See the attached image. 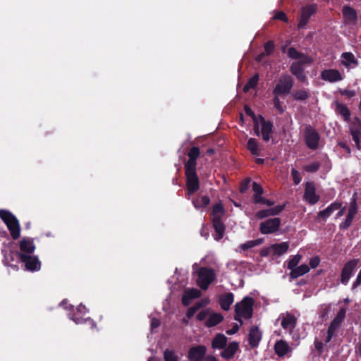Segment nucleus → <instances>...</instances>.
I'll list each match as a JSON object with an SVG mask.
<instances>
[{"label": "nucleus", "mask_w": 361, "mask_h": 361, "mask_svg": "<svg viewBox=\"0 0 361 361\" xmlns=\"http://www.w3.org/2000/svg\"><path fill=\"white\" fill-rule=\"evenodd\" d=\"M339 93L342 96H346L348 98H351L355 96L356 92L355 90H339Z\"/></svg>", "instance_id": "680f3d73"}, {"label": "nucleus", "mask_w": 361, "mask_h": 361, "mask_svg": "<svg viewBox=\"0 0 361 361\" xmlns=\"http://www.w3.org/2000/svg\"><path fill=\"white\" fill-rule=\"evenodd\" d=\"M212 222L213 228L216 233V235H214V238L216 241H219L221 239L223 238L224 235L226 226L222 221V219L217 216L212 218Z\"/></svg>", "instance_id": "aec40b11"}, {"label": "nucleus", "mask_w": 361, "mask_h": 361, "mask_svg": "<svg viewBox=\"0 0 361 361\" xmlns=\"http://www.w3.org/2000/svg\"><path fill=\"white\" fill-rule=\"evenodd\" d=\"M251 179L250 178H247L244 179L241 183L240 185V192L241 193H245L248 190L250 183Z\"/></svg>", "instance_id": "6e6d98bb"}, {"label": "nucleus", "mask_w": 361, "mask_h": 361, "mask_svg": "<svg viewBox=\"0 0 361 361\" xmlns=\"http://www.w3.org/2000/svg\"><path fill=\"white\" fill-rule=\"evenodd\" d=\"M259 120L261 124L262 138L264 142H268L272 137L274 124L271 121L266 120L262 115H259Z\"/></svg>", "instance_id": "4468645a"}, {"label": "nucleus", "mask_w": 361, "mask_h": 361, "mask_svg": "<svg viewBox=\"0 0 361 361\" xmlns=\"http://www.w3.org/2000/svg\"><path fill=\"white\" fill-rule=\"evenodd\" d=\"M238 349L239 343L236 341H232L229 343L228 345L226 344V347L223 348V350L220 353V355L226 360H229L234 357Z\"/></svg>", "instance_id": "4be33fe9"}, {"label": "nucleus", "mask_w": 361, "mask_h": 361, "mask_svg": "<svg viewBox=\"0 0 361 361\" xmlns=\"http://www.w3.org/2000/svg\"><path fill=\"white\" fill-rule=\"evenodd\" d=\"M287 55L289 58L293 59H303L304 57H309L302 52L298 51L295 47H290L287 50Z\"/></svg>", "instance_id": "79ce46f5"}, {"label": "nucleus", "mask_w": 361, "mask_h": 361, "mask_svg": "<svg viewBox=\"0 0 361 361\" xmlns=\"http://www.w3.org/2000/svg\"><path fill=\"white\" fill-rule=\"evenodd\" d=\"M197 168L184 167L186 178V190L188 195H192L200 189V180L197 174Z\"/></svg>", "instance_id": "7ed1b4c3"}, {"label": "nucleus", "mask_w": 361, "mask_h": 361, "mask_svg": "<svg viewBox=\"0 0 361 361\" xmlns=\"http://www.w3.org/2000/svg\"><path fill=\"white\" fill-rule=\"evenodd\" d=\"M239 330V326L238 324H234L231 329H228L226 331L228 335H233L236 334Z\"/></svg>", "instance_id": "338daca9"}, {"label": "nucleus", "mask_w": 361, "mask_h": 361, "mask_svg": "<svg viewBox=\"0 0 361 361\" xmlns=\"http://www.w3.org/2000/svg\"><path fill=\"white\" fill-rule=\"evenodd\" d=\"M259 78L258 73L253 75L243 87V92H247L250 89L255 88L258 84Z\"/></svg>", "instance_id": "58836bf2"}, {"label": "nucleus", "mask_w": 361, "mask_h": 361, "mask_svg": "<svg viewBox=\"0 0 361 361\" xmlns=\"http://www.w3.org/2000/svg\"><path fill=\"white\" fill-rule=\"evenodd\" d=\"M72 319L77 324H80L88 322L91 325L92 327L96 326V323L91 318L84 319L81 317H78V316H76V314H74L72 317Z\"/></svg>", "instance_id": "a18cd8bd"}, {"label": "nucleus", "mask_w": 361, "mask_h": 361, "mask_svg": "<svg viewBox=\"0 0 361 361\" xmlns=\"http://www.w3.org/2000/svg\"><path fill=\"white\" fill-rule=\"evenodd\" d=\"M291 176L293 178V183L295 185H298L301 182L302 177L300 176V173L294 168L291 169Z\"/></svg>", "instance_id": "5fc2aeb1"}, {"label": "nucleus", "mask_w": 361, "mask_h": 361, "mask_svg": "<svg viewBox=\"0 0 361 361\" xmlns=\"http://www.w3.org/2000/svg\"><path fill=\"white\" fill-rule=\"evenodd\" d=\"M321 78L329 82H336L343 80V77L337 69H326L321 73Z\"/></svg>", "instance_id": "6ab92c4d"}, {"label": "nucleus", "mask_w": 361, "mask_h": 361, "mask_svg": "<svg viewBox=\"0 0 361 361\" xmlns=\"http://www.w3.org/2000/svg\"><path fill=\"white\" fill-rule=\"evenodd\" d=\"M317 5L315 4L303 6L301 9V13L299 22L298 23V28H304L309 22V20L311 18V16L314 15L317 12Z\"/></svg>", "instance_id": "f8f14e48"}, {"label": "nucleus", "mask_w": 361, "mask_h": 361, "mask_svg": "<svg viewBox=\"0 0 361 361\" xmlns=\"http://www.w3.org/2000/svg\"><path fill=\"white\" fill-rule=\"evenodd\" d=\"M264 54L267 56L271 55L274 52V49H275V45H274V41L269 40V41L267 42L264 44Z\"/></svg>", "instance_id": "603ef678"}, {"label": "nucleus", "mask_w": 361, "mask_h": 361, "mask_svg": "<svg viewBox=\"0 0 361 361\" xmlns=\"http://www.w3.org/2000/svg\"><path fill=\"white\" fill-rule=\"evenodd\" d=\"M244 110H245L246 115H247L248 116L252 118V121H257V118L255 112L252 111V109L250 106H248L247 105H245Z\"/></svg>", "instance_id": "13d9d810"}, {"label": "nucleus", "mask_w": 361, "mask_h": 361, "mask_svg": "<svg viewBox=\"0 0 361 361\" xmlns=\"http://www.w3.org/2000/svg\"><path fill=\"white\" fill-rule=\"evenodd\" d=\"M257 204H262L269 207H271L274 204V201L262 197L259 200H257Z\"/></svg>", "instance_id": "e2e57ef3"}, {"label": "nucleus", "mask_w": 361, "mask_h": 361, "mask_svg": "<svg viewBox=\"0 0 361 361\" xmlns=\"http://www.w3.org/2000/svg\"><path fill=\"white\" fill-rule=\"evenodd\" d=\"M312 62V59L310 57H304L303 59L293 62L290 66V71L299 81L305 82L307 76L304 66L310 64Z\"/></svg>", "instance_id": "39448f33"}, {"label": "nucleus", "mask_w": 361, "mask_h": 361, "mask_svg": "<svg viewBox=\"0 0 361 361\" xmlns=\"http://www.w3.org/2000/svg\"><path fill=\"white\" fill-rule=\"evenodd\" d=\"M254 300L251 297H245L235 305L234 319L243 324L242 318L249 319L253 314Z\"/></svg>", "instance_id": "f257e3e1"}, {"label": "nucleus", "mask_w": 361, "mask_h": 361, "mask_svg": "<svg viewBox=\"0 0 361 361\" xmlns=\"http://www.w3.org/2000/svg\"><path fill=\"white\" fill-rule=\"evenodd\" d=\"M20 252L32 255L35 250V245L31 238H23L19 243Z\"/></svg>", "instance_id": "5701e85b"}, {"label": "nucleus", "mask_w": 361, "mask_h": 361, "mask_svg": "<svg viewBox=\"0 0 361 361\" xmlns=\"http://www.w3.org/2000/svg\"><path fill=\"white\" fill-rule=\"evenodd\" d=\"M207 353V348L203 345L191 347L188 350V357L190 361H203Z\"/></svg>", "instance_id": "dca6fc26"}, {"label": "nucleus", "mask_w": 361, "mask_h": 361, "mask_svg": "<svg viewBox=\"0 0 361 361\" xmlns=\"http://www.w3.org/2000/svg\"><path fill=\"white\" fill-rule=\"evenodd\" d=\"M314 344V348H315L316 350L318 352L319 355H322V353H323V349H324V345H323L322 342L320 341H318V340H315Z\"/></svg>", "instance_id": "0e129e2a"}, {"label": "nucleus", "mask_w": 361, "mask_h": 361, "mask_svg": "<svg viewBox=\"0 0 361 361\" xmlns=\"http://www.w3.org/2000/svg\"><path fill=\"white\" fill-rule=\"evenodd\" d=\"M293 85V78L288 74H283L273 90V94L285 96L290 92Z\"/></svg>", "instance_id": "20e7f679"}, {"label": "nucleus", "mask_w": 361, "mask_h": 361, "mask_svg": "<svg viewBox=\"0 0 361 361\" xmlns=\"http://www.w3.org/2000/svg\"><path fill=\"white\" fill-rule=\"evenodd\" d=\"M346 315V307H342L340 308L339 311L336 314V317L331 322L328 329L329 331L337 334L340 326L342 323L344 322Z\"/></svg>", "instance_id": "f3484780"}, {"label": "nucleus", "mask_w": 361, "mask_h": 361, "mask_svg": "<svg viewBox=\"0 0 361 361\" xmlns=\"http://www.w3.org/2000/svg\"><path fill=\"white\" fill-rule=\"evenodd\" d=\"M304 199L310 204H315L319 200V196L316 194V187L312 181H307L305 183Z\"/></svg>", "instance_id": "ddd939ff"}, {"label": "nucleus", "mask_w": 361, "mask_h": 361, "mask_svg": "<svg viewBox=\"0 0 361 361\" xmlns=\"http://www.w3.org/2000/svg\"><path fill=\"white\" fill-rule=\"evenodd\" d=\"M273 104L274 107L278 110V111L281 114L283 113L284 109L282 106V103L279 99L280 95H274Z\"/></svg>", "instance_id": "864d4df0"}, {"label": "nucleus", "mask_w": 361, "mask_h": 361, "mask_svg": "<svg viewBox=\"0 0 361 361\" xmlns=\"http://www.w3.org/2000/svg\"><path fill=\"white\" fill-rule=\"evenodd\" d=\"M350 135H352L353 141L355 142L356 146L360 149V137L361 135V131L357 128H350Z\"/></svg>", "instance_id": "c03bdc74"}, {"label": "nucleus", "mask_w": 361, "mask_h": 361, "mask_svg": "<svg viewBox=\"0 0 361 361\" xmlns=\"http://www.w3.org/2000/svg\"><path fill=\"white\" fill-rule=\"evenodd\" d=\"M0 219L6 224L13 240H17L20 235V226L16 216L10 211L0 209Z\"/></svg>", "instance_id": "f03ea898"}, {"label": "nucleus", "mask_w": 361, "mask_h": 361, "mask_svg": "<svg viewBox=\"0 0 361 361\" xmlns=\"http://www.w3.org/2000/svg\"><path fill=\"white\" fill-rule=\"evenodd\" d=\"M304 137L305 144L309 149L315 150L318 148L320 137L317 130L311 126L305 127Z\"/></svg>", "instance_id": "1a4fd4ad"}, {"label": "nucleus", "mask_w": 361, "mask_h": 361, "mask_svg": "<svg viewBox=\"0 0 361 361\" xmlns=\"http://www.w3.org/2000/svg\"><path fill=\"white\" fill-rule=\"evenodd\" d=\"M319 259L317 257H313L310 261V266L311 268H316L319 264Z\"/></svg>", "instance_id": "774afa93"}, {"label": "nucleus", "mask_w": 361, "mask_h": 361, "mask_svg": "<svg viewBox=\"0 0 361 361\" xmlns=\"http://www.w3.org/2000/svg\"><path fill=\"white\" fill-rule=\"evenodd\" d=\"M331 305H324L322 307L319 312L320 317L322 320H326L329 317V314L331 312Z\"/></svg>", "instance_id": "3c124183"}, {"label": "nucleus", "mask_w": 361, "mask_h": 361, "mask_svg": "<svg viewBox=\"0 0 361 361\" xmlns=\"http://www.w3.org/2000/svg\"><path fill=\"white\" fill-rule=\"evenodd\" d=\"M330 216V215L329 214L327 210L326 209L322 210V211H319L316 217H315V221L317 222V223H324L326 221L327 219Z\"/></svg>", "instance_id": "49530a36"}, {"label": "nucleus", "mask_w": 361, "mask_h": 361, "mask_svg": "<svg viewBox=\"0 0 361 361\" xmlns=\"http://www.w3.org/2000/svg\"><path fill=\"white\" fill-rule=\"evenodd\" d=\"M200 154V150L198 147H192L188 152V160L185 163L184 167L197 168V159Z\"/></svg>", "instance_id": "a878e982"}, {"label": "nucleus", "mask_w": 361, "mask_h": 361, "mask_svg": "<svg viewBox=\"0 0 361 361\" xmlns=\"http://www.w3.org/2000/svg\"><path fill=\"white\" fill-rule=\"evenodd\" d=\"M359 263L358 259H353L347 262L342 268L340 281L343 285H347L350 279L355 271Z\"/></svg>", "instance_id": "9d476101"}, {"label": "nucleus", "mask_w": 361, "mask_h": 361, "mask_svg": "<svg viewBox=\"0 0 361 361\" xmlns=\"http://www.w3.org/2000/svg\"><path fill=\"white\" fill-rule=\"evenodd\" d=\"M296 323V317L290 313H287L286 316L283 317L281 324L284 329L292 331L295 329Z\"/></svg>", "instance_id": "c85d7f7f"}, {"label": "nucleus", "mask_w": 361, "mask_h": 361, "mask_svg": "<svg viewBox=\"0 0 361 361\" xmlns=\"http://www.w3.org/2000/svg\"><path fill=\"white\" fill-rule=\"evenodd\" d=\"M274 19L280 20L283 22L287 23L288 22V17L286 15V13L283 11H278L275 13L274 16Z\"/></svg>", "instance_id": "bf43d9fd"}, {"label": "nucleus", "mask_w": 361, "mask_h": 361, "mask_svg": "<svg viewBox=\"0 0 361 361\" xmlns=\"http://www.w3.org/2000/svg\"><path fill=\"white\" fill-rule=\"evenodd\" d=\"M224 214V208L221 203H216L213 205L212 210L210 213L212 218L213 217H219L222 219V216Z\"/></svg>", "instance_id": "a19ab883"}, {"label": "nucleus", "mask_w": 361, "mask_h": 361, "mask_svg": "<svg viewBox=\"0 0 361 361\" xmlns=\"http://www.w3.org/2000/svg\"><path fill=\"white\" fill-rule=\"evenodd\" d=\"M252 190L255 192L253 195V202L257 204V200L263 197L262 194L264 193V189L260 184L257 182H253Z\"/></svg>", "instance_id": "ea45409f"}, {"label": "nucleus", "mask_w": 361, "mask_h": 361, "mask_svg": "<svg viewBox=\"0 0 361 361\" xmlns=\"http://www.w3.org/2000/svg\"><path fill=\"white\" fill-rule=\"evenodd\" d=\"M255 242L256 241H252V240L247 241L246 243H245L240 245V248L243 250H247L250 248H252L257 245V243H256Z\"/></svg>", "instance_id": "052dcab7"}, {"label": "nucleus", "mask_w": 361, "mask_h": 361, "mask_svg": "<svg viewBox=\"0 0 361 361\" xmlns=\"http://www.w3.org/2000/svg\"><path fill=\"white\" fill-rule=\"evenodd\" d=\"M215 276L214 271L212 269L201 267L197 272V284L201 289L205 290L214 281Z\"/></svg>", "instance_id": "423d86ee"}, {"label": "nucleus", "mask_w": 361, "mask_h": 361, "mask_svg": "<svg viewBox=\"0 0 361 361\" xmlns=\"http://www.w3.org/2000/svg\"><path fill=\"white\" fill-rule=\"evenodd\" d=\"M319 162L315 161L304 166V170L308 173H315L320 169Z\"/></svg>", "instance_id": "8fccbe9b"}, {"label": "nucleus", "mask_w": 361, "mask_h": 361, "mask_svg": "<svg viewBox=\"0 0 361 361\" xmlns=\"http://www.w3.org/2000/svg\"><path fill=\"white\" fill-rule=\"evenodd\" d=\"M310 271V267L307 264H302L299 267H296L294 269H292L290 273V276L291 279H297Z\"/></svg>", "instance_id": "72a5a7b5"}, {"label": "nucleus", "mask_w": 361, "mask_h": 361, "mask_svg": "<svg viewBox=\"0 0 361 361\" xmlns=\"http://www.w3.org/2000/svg\"><path fill=\"white\" fill-rule=\"evenodd\" d=\"M341 57V64L347 68H354L359 65V61L351 52H343Z\"/></svg>", "instance_id": "b1692460"}, {"label": "nucleus", "mask_w": 361, "mask_h": 361, "mask_svg": "<svg viewBox=\"0 0 361 361\" xmlns=\"http://www.w3.org/2000/svg\"><path fill=\"white\" fill-rule=\"evenodd\" d=\"M292 95L295 101L305 102L310 97L311 94L309 90L302 88L297 90Z\"/></svg>", "instance_id": "f704fd0d"}, {"label": "nucleus", "mask_w": 361, "mask_h": 361, "mask_svg": "<svg viewBox=\"0 0 361 361\" xmlns=\"http://www.w3.org/2000/svg\"><path fill=\"white\" fill-rule=\"evenodd\" d=\"M18 257L25 264L26 270L33 272L39 271L41 268V262L35 255L18 253Z\"/></svg>", "instance_id": "9b49d317"}, {"label": "nucleus", "mask_w": 361, "mask_h": 361, "mask_svg": "<svg viewBox=\"0 0 361 361\" xmlns=\"http://www.w3.org/2000/svg\"><path fill=\"white\" fill-rule=\"evenodd\" d=\"M209 309L203 310L197 314L196 318L199 321H204L209 317Z\"/></svg>", "instance_id": "4d7b16f0"}, {"label": "nucleus", "mask_w": 361, "mask_h": 361, "mask_svg": "<svg viewBox=\"0 0 361 361\" xmlns=\"http://www.w3.org/2000/svg\"><path fill=\"white\" fill-rule=\"evenodd\" d=\"M335 111L343 117L344 121L348 122L350 121V111L345 104L336 102Z\"/></svg>", "instance_id": "7c9ffc66"}, {"label": "nucleus", "mask_w": 361, "mask_h": 361, "mask_svg": "<svg viewBox=\"0 0 361 361\" xmlns=\"http://www.w3.org/2000/svg\"><path fill=\"white\" fill-rule=\"evenodd\" d=\"M343 202L341 201H334L331 203L326 209L327 210L329 214L331 216L333 212L342 207Z\"/></svg>", "instance_id": "09e8293b"}, {"label": "nucleus", "mask_w": 361, "mask_h": 361, "mask_svg": "<svg viewBox=\"0 0 361 361\" xmlns=\"http://www.w3.org/2000/svg\"><path fill=\"white\" fill-rule=\"evenodd\" d=\"M228 338L221 333L216 334L212 338L211 347L214 350H223L226 347Z\"/></svg>", "instance_id": "393cba45"}, {"label": "nucleus", "mask_w": 361, "mask_h": 361, "mask_svg": "<svg viewBox=\"0 0 361 361\" xmlns=\"http://www.w3.org/2000/svg\"><path fill=\"white\" fill-rule=\"evenodd\" d=\"M289 247L288 242H282L281 243H275L271 245L274 256H280L286 253Z\"/></svg>", "instance_id": "473e14b6"}, {"label": "nucleus", "mask_w": 361, "mask_h": 361, "mask_svg": "<svg viewBox=\"0 0 361 361\" xmlns=\"http://www.w3.org/2000/svg\"><path fill=\"white\" fill-rule=\"evenodd\" d=\"M343 18L346 24H355L357 20V11L350 6H343L342 8Z\"/></svg>", "instance_id": "412c9836"}, {"label": "nucleus", "mask_w": 361, "mask_h": 361, "mask_svg": "<svg viewBox=\"0 0 361 361\" xmlns=\"http://www.w3.org/2000/svg\"><path fill=\"white\" fill-rule=\"evenodd\" d=\"M361 285V269L360 270L355 281L352 285V289L354 290Z\"/></svg>", "instance_id": "69168bd1"}, {"label": "nucleus", "mask_w": 361, "mask_h": 361, "mask_svg": "<svg viewBox=\"0 0 361 361\" xmlns=\"http://www.w3.org/2000/svg\"><path fill=\"white\" fill-rule=\"evenodd\" d=\"M286 204H279L268 209H261L255 214V217L258 219H264L269 216L279 215L285 209Z\"/></svg>", "instance_id": "2eb2a0df"}, {"label": "nucleus", "mask_w": 361, "mask_h": 361, "mask_svg": "<svg viewBox=\"0 0 361 361\" xmlns=\"http://www.w3.org/2000/svg\"><path fill=\"white\" fill-rule=\"evenodd\" d=\"M234 301V295L232 293H227L219 297V305L221 307L227 311L230 309L231 305Z\"/></svg>", "instance_id": "c756f323"}, {"label": "nucleus", "mask_w": 361, "mask_h": 361, "mask_svg": "<svg viewBox=\"0 0 361 361\" xmlns=\"http://www.w3.org/2000/svg\"><path fill=\"white\" fill-rule=\"evenodd\" d=\"M224 317L221 313H212L206 321L205 325L207 327H213L221 323Z\"/></svg>", "instance_id": "e433bc0d"}, {"label": "nucleus", "mask_w": 361, "mask_h": 361, "mask_svg": "<svg viewBox=\"0 0 361 361\" xmlns=\"http://www.w3.org/2000/svg\"><path fill=\"white\" fill-rule=\"evenodd\" d=\"M281 220L279 217L268 219L259 224V231L263 235L275 233L279 231Z\"/></svg>", "instance_id": "6e6552de"}, {"label": "nucleus", "mask_w": 361, "mask_h": 361, "mask_svg": "<svg viewBox=\"0 0 361 361\" xmlns=\"http://www.w3.org/2000/svg\"><path fill=\"white\" fill-rule=\"evenodd\" d=\"M290 350L291 348L286 341L279 340L275 343L274 351L279 357H283Z\"/></svg>", "instance_id": "cd10ccee"}, {"label": "nucleus", "mask_w": 361, "mask_h": 361, "mask_svg": "<svg viewBox=\"0 0 361 361\" xmlns=\"http://www.w3.org/2000/svg\"><path fill=\"white\" fill-rule=\"evenodd\" d=\"M358 212V205L357 202V198L354 195L350 201L349 207L345 216V219L339 224V228L341 230H346L351 226L355 216Z\"/></svg>", "instance_id": "0eeeda50"}, {"label": "nucleus", "mask_w": 361, "mask_h": 361, "mask_svg": "<svg viewBox=\"0 0 361 361\" xmlns=\"http://www.w3.org/2000/svg\"><path fill=\"white\" fill-rule=\"evenodd\" d=\"M246 148L254 156H259L261 154L262 148L259 147L257 139L250 137L248 139Z\"/></svg>", "instance_id": "2f4dec72"}, {"label": "nucleus", "mask_w": 361, "mask_h": 361, "mask_svg": "<svg viewBox=\"0 0 361 361\" xmlns=\"http://www.w3.org/2000/svg\"><path fill=\"white\" fill-rule=\"evenodd\" d=\"M192 202L195 209H204L209 204L210 199L208 196L204 195L193 199Z\"/></svg>", "instance_id": "c9c22d12"}, {"label": "nucleus", "mask_w": 361, "mask_h": 361, "mask_svg": "<svg viewBox=\"0 0 361 361\" xmlns=\"http://www.w3.org/2000/svg\"><path fill=\"white\" fill-rule=\"evenodd\" d=\"M301 259V255H295L292 256L291 258L288 261L287 268L290 271L297 267Z\"/></svg>", "instance_id": "de8ad7c7"}, {"label": "nucleus", "mask_w": 361, "mask_h": 361, "mask_svg": "<svg viewBox=\"0 0 361 361\" xmlns=\"http://www.w3.org/2000/svg\"><path fill=\"white\" fill-rule=\"evenodd\" d=\"M1 253L3 255V263L6 266H11V263L15 260L16 257H18V253L19 252H13L12 250H2Z\"/></svg>", "instance_id": "4c0bfd02"}, {"label": "nucleus", "mask_w": 361, "mask_h": 361, "mask_svg": "<svg viewBox=\"0 0 361 361\" xmlns=\"http://www.w3.org/2000/svg\"><path fill=\"white\" fill-rule=\"evenodd\" d=\"M164 361H179V357L176 353L169 349H166L164 352Z\"/></svg>", "instance_id": "37998d69"}, {"label": "nucleus", "mask_w": 361, "mask_h": 361, "mask_svg": "<svg viewBox=\"0 0 361 361\" xmlns=\"http://www.w3.org/2000/svg\"><path fill=\"white\" fill-rule=\"evenodd\" d=\"M262 338V333L257 326H253L250 328L248 334V342L251 348L258 347L259 343Z\"/></svg>", "instance_id": "a211bd4d"}, {"label": "nucleus", "mask_w": 361, "mask_h": 361, "mask_svg": "<svg viewBox=\"0 0 361 361\" xmlns=\"http://www.w3.org/2000/svg\"><path fill=\"white\" fill-rule=\"evenodd\" d=\"M200 295L201 292L197 288L185 290L182 297V303L185 306H188L192 299L198 298Z\"/></svg>", "instance_id": "bb28decb"}]
</instances>
